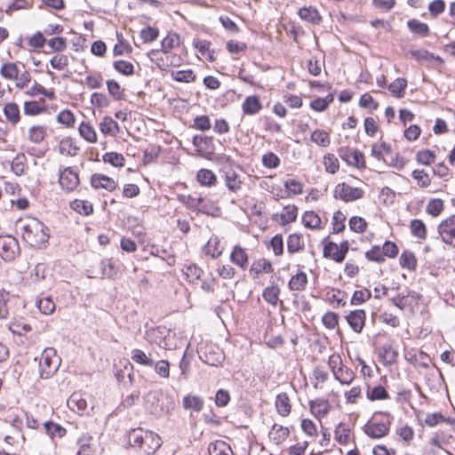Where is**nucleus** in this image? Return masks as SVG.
I'll list each match as a JSON object with an SVG mask.
<instances>
[{"label":"nucleus","mask_w":455,"mask_h":455,"mask_svg":"<svg viewBox=\"0 0 455 455\" xmlns=\"http://www.w3.org/2000/svg\"><path fill=\"white\" fill-rule=\"evenodd\" d=\"M129 443L143 455L154 454L162 445L161 438L152 431L133 429L129 434Z\"/></svg>","instance_id":"2"},{"label":"nucleus","mask_w":455,"mask_h":455,"mask_svg":"<svg viewBox=\"0 0 455 455\" xmlns=\"http://www.w3.org/2000/svg\"><path fill=\"white\" fill-rule=\"evenodd\" d=\"M367 398L371 401L384 400L388 398L387 390L380 385L367 391Z\"/></svg>","instance_id":"64"},{"label":"nucleus","mask_w":455,"mask_h":455,"mask_svg":"<svg viewBox=\"0 0 455 455\" xmlns=\"http://www.w3.org/2000/svg\"><path fill=\"white\" fill-rule=\"evenodd\" d=\"M325 171L331 174L336 173L339 169L338 158L333 154H327L323 156Z\"/></svg>","instance_id":"58"},{"label":"nucleus","mask_w":455,"mask_h":455,"mask_svg":"<svg viewBox=\"0 0 455 455\" xmlns=\"http://www.w3.org/2000/svg\"><path fill=\"white\" fill-rule=\"evenodd\" d=\"M391 152V146L382 142L379 145H373L371 148V156L378 160H384V156Z\"/></svg>","instance_id":"63"},{"label":"nucleus","mask_w":455,"mask_h":455,"mask_svg":"<svg viewBox=\"0 0 455 455\" xmlns=\"http://www.w3.org/2000/svg\"><path fill=\"white\" fill-rule=\"evenodd\" d=\"M80 135L88 142L95 143L97 141V134L94 128L86 122H83L78 128Z\"/></svg>","instance_id":"41"},{"label":"nucleus","mask_w":455,"mask_h":455,"mask_svg":"<svg viewBox=\"0 0 455 455\" xmlns=\"http://www.w3.org/2000/svg\"><path fill=\"white\" fill-rule=\"evenodd\" d=\"M251 273L254 274L255 276H258L261 273H270L273 271L272 264L269 260L266 259H259V260L252 263L251 269Z\"/></svg>","instance_id":"38"},{"label":"nucleus","mask_w":455,"mask_h":455,"mask_svg":"<svg viewBox=\"0 0 455 455\" xmlns=\"http://www.w3.org/2000/svg\"><path fill=\"white\" fill-rule=\"evenodd\" d=\"M230 260L243 270L248 267V255L245 250L239 245H235L231 251Z\"/></svg>","instance_id":"17"},{"label":"nucleus","mask_w":455,"mask_h":455,"mask_svg":"<svg viewBox=\"0 0 455 455\" xmlns=\"http://www.w3.org/2000/svg\"><path fill=\"white\" fill-rule=\"evenodd\" d=\"M275 405L280 416L287 417L291 413V403L286 393H280L276 395Z\"/></svg>","instance_id":"15"},{"label":"nucleus","mask_w":455,"mask_h":455,"mask_svg":"<svg viewBox=\"0 0 455 455\" xmlns=\"http://www.w3.org/2000/svg\"><path fill=\"white\" fill-rule=\"evenodd\" d=\"M132 360L140 365L153 367L154 360L148 357L144 351L135 348L131 353Z\"/></svg>","instance_id":"40"},{"label":"nucleus","mask_w":455,"mask_h":455,"mask_svg":"<svg viewBox=\"0 0 455 455\" xmlns=\"http://www.w3.org/2000/svg\"><path fill=\"white\" fill-rule=\"evenodd\" d=\"M334 98L333 95L329 94L325 98H317L311 101L310 107L315 111H323L325 110L328 106L333 101Z\"/></svg>","instance_id":"61"},{"label":"nucleus","mask_w":455,"mask_h":455,"mask_svg":"<svg viewBox=\"0 0 455 455\" xmlns=\"http://www.w3.org/2000/svg\"><path fill=\"white\" fill-rule=\"evenodd\" d=\"M60 362L56 350L53 347H46L42 352L39 361L41 379H47L54 375L60 365Z\"/></svg>","instance_id":"3"},{"label":"nucleus","mask_w":455,"mask_h":455,"mask_svg":"<svg viewBox=\"0 0 455 455\" xmlns=\"http://www.w3.org/2000/svg\"><path fill=\"white\" fill-rule=\"evenodd\" d=\"M340 156L347 162L349 165L363 168L365 166L363 154L358 150H354L346 155H340Z\"/></svg>","instance_id":"33"},{"label":"nucleus","mask_w":455,"mask_h":455,"mask_svg":"<svg viewBox=\"0 0 455 455\" xmlns=\"http://www.w3.org/2000/svg\"><path fill=\"white\" fill-rule=\"evenodd\" d=\"M444 209V204L442 199H430L426 207V212L432 217L439 216Z\"/></svg>","instance_id":"44"},{"label":"nucleus","mask_w":455,"mask_h":455,"mask_svg":"<svg viewBox=\"0 0 455 455\" xmlns=\"http://www.w3.org/2000/svg\"><path fill=\"white\" fill-rule=\"evenodd\" d=\"M310 409L315 411V415L318 418L324 417L329 411V403L324 399H316L310 402Z\"/></svg>","instance_id":"45"},{"label":"nucleus","mask_w":455,"mask_h":455,"mask_svg":"<svg viewBox=\"0 0 455 455\" xmlns=\"http://www.w3.org/2000/svg\"><path fill=\"white\" fill-rule=\"evenodd\" d=\"M284 188L287 192V196H299L303 193L302 183L294 179H289V180H285Z\"/></svg>","instance_id":"49"},{"label":"nucleus","mask_w":455,"mask_h":455,"mask_svg":"<svg viewBox=\"0 0 455 455\" xmlns=\"http://www.w3.org/2000/svg\"><path fill=\"white\" fill-rule=\"evenodd\" d=\"M379 355L383 357L386 364H393L396 362L398 353L391 345H385L380 348Z\"/></svg>","instance_id":"51"},{"label":"nucleus","mask_w":455,"mask_h":455,"mask_svg":"<svg viewBox=\"0 0 455 455\" xmlns=\"http://www.w3.org/2000/svg\"><path fill=\"white\" fill-rule=\"evenodd\" d=\"M20 73L19 65L15 62L4 63L0 68L1 76L7 80H15Z\"/></svg>","instance_id":"32"},{"label":"nucleus","mask_w":455,"mask_h":455,"mask_svg":"<svg viewBox=\"0 0 455 455\" xmlns=\"http://www.w3.org/2000/svg\"><path fill=\"white\" fill-rule=\"evenodd\" d=\"M70 206L74 211L85 216L92 214L93 212L92 204L85 200L76 199L71 203Z\"/></svg>","instance_id":"39"},{"label":"nucleus","mask_w":455,"mask_h":455,"mask_svg":"<svg viewBox=\"0 0 455 455\" xmlns=\"http://www.w3.org/2000/svg\"><path fill=\"white\" fill-rule=\"evenodd\" d=\"M183 406L198 412L203 409L204 402L199 396L187 395L183 398Z\"/></svg>","instance_id":"52"},{"label":"nucleus","mask_w":455,"mask_h":455,"mask_svg":"<svg viewBox=\"0 0 455 455\" xmlns=\"http://www.w3.org/2000/svg\"><path fill=\"white\" fill-rule=\"evenodd\" d=\"M363 432L372 439H379L389 432V424L385 422L368 421L363 427Z\"/></svg>","instance_id":"9"},{"label":"nucleus","mask_w":455,"mask_h":455,"mask_svg":"<svg viewBox=\"0 0 455 455\" xmlns=\"http://www.w3.org/2000/svg\"><path fill=\"white\" fill-rule=\"evenodd\" d=\"M4 115L8 123L12 125L17 124L20 119V108L14 102H10L4 107Z\"/></svg>","instance_id":"22"},{"label":"nucleus","mask_w":455,"mask_h":455,"mask_svg":"<svg viewBox=\"0 0 455 455\" xmlns=\"http://www.w3.org/2000/svg\"><path fill=\"white\" fill-rule=\"evenodd\" d=\"M336 441L340 444H347L350 438V429L345 423H339L334 431Z\"/></svg>","instance_id":"42"},{"label":"nucleus","mask_w":455,"mask_h":455,"mask_svg":"<svg viewBox=\"0 0 455 455\" xmlns=\"http://www.w3.org/2000/svg\"><path fill=\"white\" fill-rule=\"evenodd\" d=\"M407 26L411 32L419 35L421 36H427L429 34V28L427 24L421 22L416 19L410 20L407 22Z\"/></svg>","instance_id":"43"},{"label":"nucleus","mask_w":455,"mask_h":455,"mask_svg":"<svg viewBox=\"0 0 455 455\" xmlns=\"http://www.w3.org/2000/svg\"><path fill=\"white\" fill-rule=\"evenodd\" d=\"M102 277L114 278L119 273V268L113 259H104L100 261Z\"/></svg>","instance_id":"24"},{"label":"nucleus","mask_w":455,"mask_h":455,"mask_svg":"<svg viewBox=\"0 0 455 455\" xmlns=\"http://www.w3.org/2000/svg\"><path fill=\"white\" fill-rule=\"evenodd\" d=\"M361 188L352 187L346 182L339 183L334 188V197L345 203L354 202L363 197Z\"/></svg>","instance_id":"4"},{"label":"nucleus","mask_w":455,"mask_h":455,"mask_svg":"<svg viewBox=\"0 0 455 455\" xmlns=\"http://www.w3.org/2000/svg\"><path fill=\"white\" fill-rule=\"evenodd\" d=\"M208 450L210 455H235L231 447L221 440L212 443Z\"/></svg>","instance_id":"29"},{"label":"nucleus","mask_w":455,"mask_h":455,"mask_svg":"<svg viewBox=\"0 0 455 455\" xmlns=\"http://www.w3.org/2000/svg\"><path fill=\"white\" fill-rule=\"evenodd\" d=\"M21 235L23 240L32 247H40L48 243L49 229L39 220L28 218L21 221Z\"/></svg>","instance_id":"1"},{"label":"nucleus","mask_w":455,"mask_h":455,"mask_svg":"<svg viewBox=\"0 0 455 455\" xmlns=\"http://www.w3.org/2000/svg\"><path fill=\"white\" fill-rule=\"evenodd\" d=\"M298 216V207L295 204H289L283 207L280 214H274L272 219L279 221L282 225H287L296 220Z\"/></svg>","instance_id":"12"},{"label":"nucleus","mask_w":455,"mask_h":455,"mask_svg":"<svg viewBox=\"0 0 455 455\" xmlns=\"http://www.w3.org/2000/svg\"><path fill=\"white\" fill-rule=\"evenodd\" d=\"M406 359L414 366L421 367L424 369L428 368L431 363L429 355L421 351L414 355H411L410 357L406 356Z\"/></svg>","instance_id":"37"},{"label":"nucleus","mask_w":455,"mask_h":455,"mask_svg":"<svg viewBox=\"0 0 455 455\" xmlns=\"http://www.w3.org/2000/svg\"><path fill=\"white\" fill-rule=\"evenodd\" d=\"M68 406L77 413H83L87 408V402L80 393H74L68 400Z\"/></svg>","instance_id":"25"},{"label":"nucleus","mask_w":455,"mask_h":455,"mask_svg":"<svg viewBox=\"0 0 455 455\" xmlns=\"http://www.w3.org/2000/svg\"><path fill=\"white\" fill-rule=\"evenodd\" d=\"M178 200L192 211H199V205L203 202L202 197H194L191 195H178Z\"/></svg>","instance_id":"48"},{"label":"nucleus","mask_w":455,"mask_h":455,"mask_svg":"<svg viewBox=\"0 0 455 455\" xmlns=\"http://www.w3.org/2000/svg\"><path fill=\"white\" fill-rule=\"evenodd\" d=\"M410 230L412 236L419 240H425L427 238V227L421 220H411L410 222Z\"/></svg>","instance_id":"27"},{"label":"nucleus","mask_w":455,"mask_h":455,"mask_svg":"<svg viewBox=\"0 0 455 455\" xmlns=\"http://www.w3.org/2000/svg\"><path fill=\"white\" fill-rule=\"evenodd\" d=\"M180 36L175 33L168 34L161 43L162 51L164 52H168L172 49L180 45Z\"/></svg>","instance_id":"50"},{"label":"nucleus","mask_w":455,"mask_h":455,"mask_svg":"<svg viewBox=\"0 0 455 455\" xmlns=\"http://www.w3.org/2000/svg\"><path fill=\"white\" fill-rule=\"evenodd\" d=\"M411 176L420 188H427L431 184V178L424 170H414Z\"/></svg>","instance_id":"54"},{"label":"nucleus","mask_w":455,"mask_h":455,"mask_svg":"<svg viewBox=\"0 0 455 455\" xmlns=\"http://www.w3.org/2000/svg\"><path fill=\"white\" fill-rule=\"evenodd\" d=\"M113 67L118 73L124 76H132L134 73V66L127 60H116L113 63Z\"/></svg>","instance_id":"59"},{"label":"nucleus","mask_w":455,"mask_h":455,"mask_svg":"<svg viewBox=\"0 0 455 455\" xmlns=\"http://www.w3.org/2000/svg\"><path fill=\"white\" fill-rule=\"evenodd\" d=\"M307 283V277L306 273L300 271L295 275L291 276L288 285L291 291H300L305 290Z\"/></svg>","instance_id":"31"},{"label":"nucleus","mask_w":455,"mask_h":455,"mask_svg":"<svg viewBox=\"0 0 455 455\" xmlns=\"http://www.w3.org/2000/svg\"><path fill=\"white\" fill-rule=\"evenodd\" d=\"M80 148L77 147L71 138H64L59 145L60 154L67 156H76Z\"/></svg>","instance_id":"23"},{"label":"nucleus","mask_w":455,"mask_h":455,"mask_svg":"<svg viewBox=\"0 0 455 455\" xmlns=\"http://www.w3.org/2000/svg\"><path fill=\"white\" fill-rule=\"evenodd\" d=\"M100 130L104 135L115 136L119 132V125L112 117L105 116L100 123Z\"/></svg>","instance_id":"28"},{"label":"nucleus","mask_w":455,"mask_h":455,"mask_svg":"<svg viewBox=\"0 0 455 455\" xmlns=\"http://www.w3.org/2000/svg\"><path fill=\"white\" fill-rule=\"evenodd\" d=\"M323 253L324 258H330L338 263L344 260V254L341 255L339 245L334 242H327Z\"/></svg>","instance_id":"21"},{"label":"nucleus","mask_w":455,"mask_h":455,"mask_svg":"<svg viewBox=\"0 0 455 455\" xmlns=\"http://www.w3.org/2000/svg\"><path fill=\"white\" fill-rule=\"evenodd\" d=\"M225 184L230 192L236 193L242 188L243 183L241 176L233 169L224 172Z\"/></svg>","instance_id":"13"},{"label":"nucleus","mask_w":455,"mask_h":455,"mask_svg":"<svg viewBox=\"0 0 455 455\" xmlns=\"http://www.w3.org/2000/svg\"><path fill=\"white\" fill-rule=\"evenodd\" d=\"M280 289L277 285H272L264 289L262 297L268 303L276 306L279 299Z\"/></svg>","instance_id":"46"},{"label":"nucleus","mask_w":455,"mask_h":455,"mask_svg":"<svg viewBox=\"0 0 455 455\" xmlns=\"http://www.w3.org/2000/svg\"><path fill=\"white\" fill-rule=\"evenodd\" d=\"M298 15L301 20L312 24H319L322 20L317 9L312 6L300 8L298 11Z\"/></svg>","instance_id":"19"},{"label":"nucleus","mask_w":455,"mask_h":455,"mask_svg":"<svg viewBox=\"0 0 455 455\" xmlns=\"http://www.w3.org/2000/svg\"><path fill=\"white\" fill-rule=\"evenodd\" d=\"M311 140L321 147H328L331 143V139L323 130H315L311 134Z\"/></svg>","instance_id":"55"},{"label":"nucleus","mask_w":455,"mask_h":455,"mask_svg":"<svg viewBox=\"0 0 455 455\" xmlns=\"http://www.w3.org/2000/svg\"><path fill=\"white\" fill-rule=\"evenodd\" d=\"M193 145L200 156L211 157L215 152V146L212 137L205 135H196L193 138Z\"/></svg>","instance_id":"8"},{"label":"nucleus","mask_w":455,"mask_h":455,"mask_svg":"<svg viewBox=\"0 0 455 455\" xmlns=\"http://www.w3.org/2000/svg\"><path fill=\"white\" fill-rule=\"evenodd\" d=\"M171 76L173 80L182 83H190L196 79L192 69L172 71Z\"/></svg>","instance_id":"53"},{"label":"nucleus","mask_w":455,"mask_h":455,"mask_svg":"<svg viewBox=\"0 0 455 455\" xmlns=\"http://www.w3.org/2000/svg\"><path fill=\"white\" fill-rule=\"evenodd\" d=\"M262 109L259 98L256 95L248 96L242 104V110L244 115L254 116Z\"/></svg>","instance_id":"14"},{"label":"nucleus","mask_w":455,"mask_h":455,"mask_svg":"<svg viewBox=\"0 0 455 455\" xmlns=\"http://www.w3.org/2000/svg\"><path fill=\"white\" fill-rule=\"evenodd\" d=\"M406 86L407 81L404 78H397L389 84L388 89L394 96L401 98L403 96Z\"/></svg>","instance_id":"57"},{"label":"nucleus","mask_w":455,"mask_h":455,"mask_svg":"<svg viewBox=\"0 0 455 455\" xmlns=\"http://www.w3.org/2000/svg\"><path fill=\"white\" fill-rule=\"evenodd\" d=\"M9 330L19 336L29 332L32 328L23 318H13L9 323Z\"/></svg>","instance_id":"26"},{"label":"nucleus","mask_w":455,"mask_h":455,"mask_svg":"<svg viewBox=\"0 0 455 455\" xmlns=\"http://www.w3.org/2000/svg\"><path fill=\"white\" fill-rule=\"evenodd\" d=\"M197 181L202 186L212 187L216 184L217 177L214 172L208 169H201L196 175Z\"/></svg>","instance_id":"34"},{"label":"nucleus","mask_w":455,"mask_h":455,"mask_svg":"<svg viewBox=\"0 0 455 455\" xmlns=\"http://www.w3.org/2000/svg\"><path fill=\"white\" fill-rule=\"evenodd\" d=\"M91 185L95 189L103 188L109 192L114 191L117 187V183L114 179L100 173L92 175Z\"/></svg>","instance_id":"10"},{"label":"nucleus","mask_w":455,"mask_h":455,"mask_svg":"<svg viewBox=\"0 0 455 455\" xmlns=\"http://www.w3.org/2000/svg\"><path fill=\"white\" fill-rule=\"evenodd\" d=\"M102 159L115 167H122L125 163L124 156L116 152H108L103 155Z\"/></svg>","instance_id":"56"},{"label":"nucleus","mask_w":455,"mask_h":455,"mask_svg":"<svg viewBox=\"0 0 455 455\" xmlns=\"http://www.w3.org/2000/svg\"><path fill=\"white\" fill-rule=\"evenodd\" d=\"M59 183L64 190L71 192L80 184L78 173L71 167L60 170Z\"/></svg>","instance_id":"7"},{"label":"nucleus","mask_w":455,"mask_h":455,"mask_svg":"<svg viewBox=\"0 0 455 455\" xmlns=\"http://www.w3.org/2000/svg\"><path fill=\"white\" fill-rule=\"evenodd\" d=\"M19 243L12 235L0 236V257L6 260L12 261L19 254Z\"/></svg>","instance_id":"6"},{"label":"nucleus","mask_w":455,"mask_h":455,"mask_svg":"<svg viewBox=\"0 0 455 455\" xmlns=\"http://www.w3.org/2000/svg\"><path fill=\"white\" fill-rule=\"evenodd\" d=\"M46 135L44 126L34 125L28 130V140L36 144L42 142Z\"/></svg>","instance_id":"47"},{"label":"nucleus","mask_w":455,"mask_h":455,"mask_svg":"<svg viewBox=\"0 0 455 455\" xmlns=\"http://www.w3.org/2000/svg\"><path fill=\"white\" fill-rule=\"evenodd\" d=\"M202 361L211 366H218L224 359V355L218 348L216 351L210 350L200 356Z\"/></svg>","instance_id":"36"},{"label":"nucleus","mask_w":455,"mask_h":455,"mask_svg":"<svg viewBox=\"0 0 455 455\" xmlns=\"http://www.w3.org/2000/svg\"><path fill=\"white\" fill-rule=\"evenodd\" d=\"M290 435L288 427L274 424L271 430L268 433L269 439L275 444L283 443Z\"/></svg>","instance_id":"16"},{"label":"nucleus","mask_w":455,"mask_h":455,"mask_svg":"<svg viewBox=\"0 0 455 455\" xmlns=\"http://www.w3.org/2000/svg\"><path fill=\"white\" fill-rule=\"evenodd\" d=\"M302 223L307 228L318 229L321 227V218L314 211H307L302 215Z\"/></svg>","instance_id":"35"},{"label":"nucleus","mask_w":455,"mask_h":455,"mask_svg":"<svg viewBox=\"0 0 455 455\" xmlns=\"http://www.w3.org/2000/svg\"><path fill=\"white\" fill-rule=\"evenodd\" d=\"M437 233L443 243L455 248V214L443 219L439 223Z\"/></svg>","instance_id":"5"},{"label":"nucleus","mask_w":455,"mask_h":455,"mask_svg":"<svg viewBox=\"0 0 455 455\" xmlns=\"http://www.w3.org/2000/svg\"><path fill=\"white\" fill-rule=\"evenodd\" d=\"M204 253L212 259L220 257L223 252V247L218 236L212 235L204 248Z\"/></svg>","instance_id":"18"},{"label":"nucleus","mask_w":455,"mask_h":455,"mask_svg":"<svg viewBox=\"0 0 455 455\" xmlns=\"http://www.w3.org/2000/svg\"><path fill=\"white\" fill-rule=\"evenodd\" d=\"M305 246L303 237L300 234H291L287 239V250L291 254L299 252L303 250Z\"/></svg>","instance_id":"30"},{"label":"nucleus","mask_w":455,"mask_h":455,"mask_svg":"<svg viewBox=\"0 0 455 455\" xmlns=\"http://www.w3.org/2000/svg\"><path fill=\"white\" fill-rule=\"evenodd\" d=\"M46 433L52 437H62L66 435V429L59 424L47 421L44 424Z\"/></svg>","instance_id":"60"},{"label":"nucleus","mask_w":455,"mask_h":455,"mask_svg":"<svg viewBox=\"0 0 455 455\" xmlns=\"http://www.w3.org/2000/svg\"><path fill=\"white\" fill-rule=\"evenodd\" d=\"M334 378L342 385H350L355 378L354 371L346 365L334 370Z\"/></svg>","instance_id":"20"},{"label":"nucleus","mask_w":455,"mask_h":455,"mask_svg":"<svg viewBox=\"0 0 455 455\" xmlns=\"http://www.w3.org/2000/svg\"><path fill=\"white\" fill-rule=\"evenodd\" d=\"M346 320L355 332L361 333L365 325L366 313L363 309L351 311Z\"/></svg>","instance_id":"11"},{"label":"nucleus","mask_w":455,"mask_h":455,"mask_svg":"<svg viewBox=\"0 0 455 455\" xmlns=\"http://www.w3.org/2000/svg\"><path fill=\"white\" fill-rule=\"evenodd\" d=\"M36 306L41 313L50 315L55 310V304L50 297L39 299Z\"/></svg>","instance_id":"62"}]
</instances>
